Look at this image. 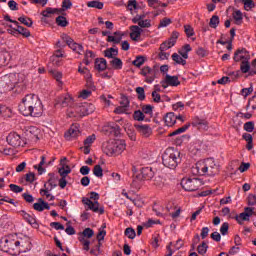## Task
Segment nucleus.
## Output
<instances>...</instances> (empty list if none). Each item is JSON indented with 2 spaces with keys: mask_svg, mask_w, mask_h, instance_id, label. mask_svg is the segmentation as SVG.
Instances as JSON below:
<instances>
[{
  "mask_svg": "<svg viewBox=\"0 0 256 256\" xmlns=\"http://www.w3.org/2000/svg\"><path fill=\"white\" fill-rule=\"evenodd\" d=\"M164 123L167 125V127H173V125L177 123V116H175V113H167L164 117Z\"/></svg>",
  "mask_w": 256,
  "mask_h": 256,
  "instance_id": "a878e982",
  "label": "nucleus"
},
{
  "mask_svg": "<svg viewBox=\"0 0 256 256\" xmlns=\"http://www.w3.org/2000/svg\"><path fill=\"white\" fill-rule=\"evenodd\" d=\"M79 241L82 243L84 251H89V246L91 245V241L85 238H79Z\"/></svg>",
  "mask_w": 256,
  "mask_h": 256,
  "instance_id": "69168bd1",
  "label": "nucleus"
},
{
  "mask_svg": "<svg viewBox=\"0 0 256 256\" xmlns=\"http://www.w3.org/2000/svg\"><path fill=\"white\" fill-rule=\"evenodd\" d=\"M154 177H155V171H153V168L151 167L142 168L141 172L134 177L132 181V185L136 189H139V187H141V185H143L145 181H151V179H153Z\"/></svg>",
  "mask_w": 256,
  "mask_h": 256,
  "instance_id": "39448f33",
  "label": "nucleus"
},
{
  "mask_svg": "<svg viewBox=\"0 0 256 256\" xmlns=\"http://www.w3.org/2000/svg\"><path fill=\"white\" fill-rule=\"evenodd\" d=\"M8 145H11V147H23L25 145V142H23V139H21V136L15 132H11L7 138Z\"/></svg>",
  "mask_w": 256,
  "mask_h": 256,
  "instance_id": "4468645a",
  "label": "nucleus"
},
{
  "mask_svg": "<svg viewBox=\"0 0 256 256\" xmlns=\"http://www.w3.org/2000/svg\"><path fill=\"white\" fill-rule=\"evenodd\" d=\"M94 57H95V54L92 51H90V50L86 51L85 59H84L85 65H90V63H91V61H93Z\"/></svg>",
  "mask_w": 256,
  "mask_h": 256,
  "instance_id": "5fc2aeb1",
  "label": "nucleus"
},
{
  "mask_svg": "<svg viewBox=\"0 0 256 256\" xmlns=\"http://www.w3.org/2000/svg\"><path fill=\"white\" fill-rule=\"evenodd\" d=\"M105 4L100 1H90L87 3V7H90L92 9H103Z\"/></svg>",
  "mask_w": 256,
  "mask_h": 256,
  "instance_id": "c03bdc74",
  "label": "nucleus"
},
{
  "mask_svg": "<svg viewBox=\"0 0 256 256\" xmlns=\"http://www.w3.org/2000/svg\"><path fill=\"white\" fill-rule=\"evenodd\" d=\"M245 11H251L255 9V2L253 0H242Z\"/></svg>",
  "mask_w": 256,
  "mask_h": 256,
  "instance_id": "37998d69",
  "label": "nucleus"
},
{
  "mask_svg": "<svg viewBox=\"0 0 256 256\" xmlns=\"http://www.w3.org/2000/svg\"><path fill=\"white\" fill-rule=\"evenodd\" d=\"M61 57H65V53H63V50L58 49L54 52L50 60L54 65H59V59H61Z\"/></svg>",
  "mask_w": 256,
  "mask_h": 256,
  "instance_id": "473e14b6",
  "label": "nucleus"
},
{
  "mask_svg": "<svg viewBox=\"0 0 256 256\" xmlns=\"http://www.w3.org/2000/svg\"><path fill=\"white\" fill-rule=\"evenodd\" d=\"M23 115L24 117H41L43 115V103L41 99L38 98V101Z\"/></svg>",
  "mask_w": 256,
  "mask_h": 256,
  "instance_id": "f8f14e48",
  "label": "nucleus"
},
{
  "mask_svg": "<svg viewBox=\"0 0 256 256\" xmlns=\"http://www.w3.org/2000/svg\"><path fill=\"white\" fill-rule=\"evenodd\" d=\"M95 235V232L91 228H85L82 232V238L91 239Z\"/></svg>",
  "mask_w": 256,
  "mask_h": 256,
  "instance_id": "6e6d98bb",
  "label": "nucleus"
},
{
  "mask_svg": "<svg viewBox=\"0 0 256 256\" xmlns=\"http://www.w3.org/2000/svg\"><path fill=\"white\" fill-rule=\"evenodd\" d=\"M173 111H183L185 109V104L181 101L176 102L172 105Z\"/></svg>",
  "mask_w": 256,
  "mask_h": 256,
  "instance_id": "680f3d73",
  "label": "nucleus"
},
{
  "mask_svg": "<svg viewBox=\"0 0 256 256\" xmlns=\"http://www.w3.org/2000/svg\"><path fill=\"white\" fill-rule=\"evenodd\" d=\"M132 23H136L140 29H149L151 27V20H141V17H134Z\"/></svg>",
  "mask_w": 256,
  "mask_h": 256,
  "instance_id": "5701e85b",
  "label": "nucleus"
},
{
  "mask_svg": "<svg viewBox=\"0 0 256 256\" xmlns=\"http://www.w3.org/2000/svg\"><path fill=\"white\" fill-rule=\"evenodd\" d=\"M9 61H11V53L7 50H1L0 51V63H3L4 65L9 64Z\"/></svg>",
  "mask_w": 256,
  "mask_h": 256,
  "instance_id": "2f4dec72",
  "label": "nucleus"
},
{
  "mask_svg": "<svg viewBox=\"0 0 256 256\" xmlns=\"http://www.w3.org/2000/svg\"><path fill=\"white\" fill-rule=\"evenodd\" d=\"M127 149L125 140H110L102 144V151L108 157H117Z\"/></svg>",
  "mask_w": 256,
  "mask_h": 256,
  "instance_id": "7ed1b4c3",
  "label": "nucleus"
},
{
  "mask_svg": "<svg viewBox=\"0 0 256 256\" xmlns=\"http://www.w3.org/2000/svg\"><path fill=\"white\" fill-rule=\"evenodd\" d=\"M125 235L128 239H133L136 235L135 230L133 228H127L125 230Z\"/></svg>",
  "mask_w": 256,
  "mask_h": 256,
  "instance_id": "338daca9",
  "label": "nucleus"
},
{
  "mask_svg": "<svg viewBox=\"0 0 256 256\" xmlns=\"http://www.w3.org/2000/svg\"><path fill=\"white\" fill-rule=\"evenodd\" d=\"M172 60L176 62L177 65H187V59L177 53L172 54Z\"/></svg>",
  "mask_w": 256,
  "mask_h": 256,
  "instance_id": "4c0bfd02",
  "label": "nucleus"
},
{
  "mask_svg": "<svg viewBox=\"0 0 256 256\" xmlns=\"http://www.w3.org/2000/svg\"><path fill=\"white\" fill-rule=\"evenodd\" d=\"M96 139H97V136H95V134H92V135L88 136L84 140V146L85 147H91L93 145V143H95Z\"/></svg>",
  "mask_w": 256,
  "mask_h": 256,
  "instance_id": "3c124183",
  "label": "nucleus"
},
{
  "mask_svg": "<svg viewBox=\"0 0 256 256\" xmlns=\"http://www.w3.org/2000/svg\"><path fill=\"white\" fill-rule=\"evenodd\" d=\"M78 109H79V116L85 117L86 115H91V113L95 112V105L91 103H83V104H79Z\"/></svg>",
  "mask_w": 256,
  "mask_h": 256,
  "instance_id": "a211bd4d",
  "label": "nucleus"
},
{
  "mask_svg": "<svg viewBox=\"0 0 256 256\" xmlns=\"http://www.w3.org/2000/svg\"><path fill=\"white\" fill-rule=\"evenodd\" d=\"M21 215L23 217V219H25V221H27V223H29L30 225H32V227H38L39 225L37 224V220L35 219V216L22 211Z\"/></svg>",
  "mask_w": 256,
  "mask_h": 256,
  "instance_id": "c756f323",
  "label": "nucleus"
},
{
  "mask_svg": "<svg viewBox=\"0 0 256 256\" xmlns=\"http://www.w3.org/2000/svg\"><path fill=\"white\" fill-rule=\"evenodd\" d=\"M234 61L236 63L251 61V55L249 54V51L245 49H239L234 53Z\"/></svg>",
  "mask_w": 256,
  "mask_h": 256,
  "instance_id": "f3484780",
  "label": "nucleus"
},
{
  "mask_svg": "<svg viewBox=\"0 0 256 256\" xmlns=\"http://www.w3.org/2000/svg\"><path fill=\"white\" fill-rule=\"evenodd\" d=\"M12 115H13V110H11V108L0 105V117H4V119H7Z\"/></svg>",
  "mask_w": 256,
  "mask_h": 256,
  "instance_id": "c9c22d12",
  "label": "nucleus"
},
{
  "mask_svg": "<svg viewBox=\"0 0 256 256\" xmlns=\"http://www.w3.org/2000/svg\"><path fill=\"white\" fill-rule=\"evenodd\" d=\"M40 195H42L43 197H46L48 201H55V196H53L51 192H49V190L47 189L40 190Z\"/></svg>",
  "mask_w": 256,
  "mask_h": 256,
  "instance_id": "13d9d810",
  "label": "nucleus"
},
{
  "mask_svg": "<svg viewBox=\"0 0 256 256\" xmlns=\"http://www.w3.org/2000/svg\"><path fill=\"white\" fill-rule=\"evenodd\" d=\"M192 175H208L209 177H215L219 174V166L215 159L207 158L204 160H199L195 166L191 169Z\"/></svg>",
  "mask_w": 256,
  "mask_h": 256,
  "instance_id": "f03ea898",
  "label": "nucleus"
},
{
  "mask_svg": "<svg viewBox=\"0 0 256 256\" xmlns=\"http://www.w3.org/2000/svg\"><path fill=\"white\" fill-rule=\"evenodd\" d=\"M142 112L144 115H148V117H153V106L149 104L142 106Z\"/></svg>",
  "mask_w": 256,
  "mask_h": 256,
  "instance_id": "603ef678",
  "label": "nucleus"
},
{
  "mask_svg": "<svg viewBox=\"0 0 256 256\" xmlns=\"http://www.w3.org/2000/svg\"><path fill=\"white\" fill-rule=\"evenodd\" d=\"M93 173L95 177H99V178L103 177V168H101V165L94 166Z\"/></svg>",
  "mask_w": 256,
  "mask_h": 256,
  "instance_id": "052dcab7",
  "label": "nucleus"
},
{
  "mask_svg": "<svg viewBox=\"0 0 256 256\" xmlns=\"http://www.w3.org/2000/svg\"><path fill=\"white\" fill-rule=\"evenodd\" d=\"M143 63H145V57H143V56H138L133 61V65H135V67H141V65H143Z\"/></svg>",
  "mask_w": 256,
  "mask_h": 256,
  "instance_id": "0e129e2a",
  "label": "nucleus"
},
{
  "mask_svg": "<svg viewBox=\"0 0 256 256\" xmlns=\"http://www.w3.org/2000/svg\"><path fill=\"white\" fill-rule=\"evenodd\" d=\"M255 215V208L253 207H245L244 212L236 215L235 219L239 225H243L245 221H251V217Z\"/></svg>",
  "mask_w": 256,
  "mask_h": 256,
  "instance_id": "ddd939ff",
  "label": "nucleus"
},
{
  "mask_svg": "<svg viewBox=\"0 0 256 256\" xmlns=\"http://www.w3.org/2000/svg\"><path fill=\"white\" fill-rule=\"evenodd\" d=\"M56 23L59 27H67L68 25L67 18H65V16H58L56 18Z\"/></svg>",
  "mask_w": 256,
  "mask_h": 256,
  "instance_id": "bf43d9fd",
  "label": "nucleus"
},
{
  "mask_svg": "<svg viewBox=\"0 0 256 256\" xmlns=\"http://www.w3.org/2000/svg\"><path fill=\"white\" fill-rule=\"evenodd\" d=\"M67 117H80L79 116V104H75L73 106H69L66 110Z\"/></svg>",
  "mask_w": 256,
  "mask_h": 256,
  "instance_id": "cd10ccee",
  "label": "nucleus"
},
{
  "mask_svg": "<svg viewBox=\"0 0 256 256\" xmlns=\"http://www.w3.org/2000/svg\"><path fill=\"white\" fill-rule=\"evenodd\" d=\"M82 203L87 207V209L94 213H100V215L105 213V209L99 206V193L97 192H91L90 198H83Z\"/></svg>",
  "mask_w": 256,
  "mask_h": 256,
  "instance_id": "423d86ee",
  "label": "nucleus"
},
{
  "mask_svg": "<svg viewBox=\"0 0 256 256\" xmlns=\"http://www.w3.org/2000/svg\"><path fill=\"white\" fill-rule=\"evenodd\" d=\"M45 165V156H41V161L38 165L34 166L39 175H43V173H45V168H43V166Z\"/></svg>",
  "mask_w": 256,
  "mask_h": 256,
  "instance_id": "8fccbe9b",
  "label": "nucleus"
},
{
  "mask_svg": "<svg viewBox=\"0 0 256 256\" xmlns=\"http://www.w3.org/2000/svg\"><path fill=\"white\" fill-rule=\"evenodd\" d=\"M203 182L199 178H184L181 181V186L185 191H197Z\"/></svg>",
  "mask_w": 256,
  "mask_h": 256,
  "instance_id": "1a4fd4ad",
  "label": "nucleus"
},
{
  "mask_svg": "<svg viewBox=\"0 0 256 256\" xmlns=\"http://www.w3.org/2000/svg\"><path fill=\"white\" fill-rule=\"evenodd\" d=\"M134 121H145V114L141 110L134 111L133 114Z\"/></svg>",
  "mask_w": 256,
  "mask_h": 256,
  "instance_id": "09e8293b",
  "label": "nucleus"
},
{
  "mask_svg": "<svg viewBox=\"0 0 256 256\" xmlns=\"http://www.w3.org/2000/svg\"><path fill=\"white\" fill-rule=\"evenodd\" d=\"M17 74L10 73L2 76L0 78V93H5L6 91H11L15 88L18 82Z\"/></svg>",
  "mask_w": 256,
  "mask_h": 256,
  "instance_id": "0eeeda50",
  "label": "nucleus"
},
{
  "mask_svg": "<svg viewBox=\"0 0 256 256\" xmlns=\"http://www.w3.org/2000/svg\"><path fill=\"white\" fill-rule=\"evenodd\" d=\"M130 39H132V41H137L138 39L141 38V34L143 33V29H141V27L134 25L130 27Z\"/></svg>",
  "mask_w": 256,
  "mask_h": 256,
  "instance_id": "4be33fe9",
  "label": "nucleus"
},
{
  "mask_svg": "<svg viewBox=\"0 0 256 256\" xmlns=\"http://www.w3.org/2000/svg\"><path fill=\"white\" fill-rule=\"evenodd\" d=\"M207 249H209V245H207V242H202L197 247V251L199 255H205L207 253Z\"/></svg>",
  "mask_w": 256,
  "mask_h": 256,
  "instance_id": "de8ad7c7",
  "label": "nucleus"
},
{
  "mask_svg": "<svg viewBox=\"0 0 256 256\" xmlns=\"http://www.w3.org/2000/svg\"><path fill=\"white\" fill-rule=\"evenodd\" d=\"M131 15H135V11L139 9V5H137V0H129L127 5Z\"/></svg>",
  "mask_w": 256,
  "mask_h": 256,
  "instance_id": "a19ab883",
  "label": "nucleus"
},
{
  "mask_svg": "<svg viewBox=\"0 0 256 256\" xmlns=\"http://www.w3.org/2000/svg\"><path fill=\"white\" fill-rule=\"evenodd\" d=\"M59 13H61V10L57 9V8H51V7H48L46 8L45 10H43L41 12V15L42 17H45V18H49L51 17L52 15H59Z\"/></svg>",
  "mask_w": 256,
  "mask_h": 256,
  "instance_id": "7c9ffc66",
  "label": "nucleus"
},
{
  "mask_svg": "<svg viewBox=\"0 0 256 256\" xmlns=\"http://www.w3.org/2000/svg\"><path fill=\"white\" fill-rule=\"evenodd\" d=\"M16 31L20 35H23V37H31V32L29 31V29H27L19 24H18V26H16Z\"/></svg>",
  "mask_w": 256,
  "mask_h": 256,
  "instance_id": "79ce46f5",
  "label": "nucleus"
},
{
  "mask_svg": "<svg viewBox=\"0 0 256 256\" xmlns=\"http://www.w3.org/2000/svg\"><path fill=\"white\" fill-rule=\"evenodd\" d=\"M110 64L112 65L113 69L119 70L123 69V61L121 59L115 57L110 61Z\"/></svg>",
  "mask_w": 256,
  "mask_h": 256,
  "instance_id": "ea45409f",
  "label": "nucleus"
},
{
  "mask_svg": "<svg viewBox=\"0 0 256 256\" xmlns=\"http://www.w3.org/2000/svg\"><path fill=\"white\" fill-rule=\"evenodd\" d=\"M232 19L235 25H243V12L239 9H234L232 12Z\"/></svg>",
  "mask_w": 256,
  "mask_h": 256,
  "instance_id": "393cba45",
  "label": "nucleus"
},
{
  "mask_svg": "<svg viewBox=\"0 0 256 256\" xmlns=\"http://www.w3.org/2000/svg\"><path fill=\"white\" fill-rule=\"evenodd\" d=\"M219 16L214 15L211 17L210 19V27H212V29H217V27H219Z\"/></svg>",
  "mask_w": 256,
  "mask_h": 256,
  "instance_id": "4d7b16f0",
  "label": "nucleus"
},
{
  "mask_svg": "<svg viewBox=\"0 0 256 256\" xmlns=\"http://www.w3.org/2000/svg\"><path fill=\"white\" fill-rule=\"evenodd\" d=\"M0 247L4 253L12 256L21 255L31 251V239L29 237H18L17 235H8L0 241Z\"/></svg>",
  "mask_w": 256,
  "mask_h": 256,
  "instance_id": "f257e3e1",
  "label": "nucleus"
},
{
  "mask_svg": "<svg viewBox=\"0 0 256 256\" xmlns=\"http://www.w3.org/2000/svg\"><path fill=\"white\" fill-rule=\"evenodd\" d=\"M184 31L187 37H193L195 35V31L193 30V27H191L190 25H185Z\"/></svg>",
  "mask_w": 256,
  "mask_h": 256,
  "instance_id": "e2e57ef3",
  "label": "nucleus"
},
{
  "mask_svg": "<svg viewBox=\"0 0 256 256\" xmlns=\"http://www.w3.org/2000/svg\"><path fill=\"white\" fill-rule=\"evenodd\" d=\"M141 75L145 77L146 83H153V81H155V69H152L149 66H146L141 70Z\"/></svg>",
  "mask_w": 256,
  "mask_h": 256,
  "instance_id": "aec40b11",
  "label": "nucleus"
},
{
  "mask_svg": "<svg viewBox=\"0 0 256 256\" xmlns=\"http://www.w3.org/2000/svg\"><path fill=\"white\" fill-rule=\"evenodd\" d=\"M136 130L142 137H150V135L153 133V130L151 129L150 125L147 124H138L135 125Z\"/></svg>",
  "mask_w": 256,
  "mask_h": 256,
  "instance_id": "412c9836",
  "label": "nucleus"
},
{
  "mask_svg": "<svg viewBox=\"0 0 256 256\" xmlns=\"http://www.w3.org/2000/svg\"><path fill=\"white\" fill-rule=\"evenodd\" d=\"M251 70V64L249 63V60H246L245 62H241L240 64V71L243 73H249Z\"/></svg>",
  "mask_w": 256,
  "mask_h": 256,
  "instance_id": "864d4df0",
  "label": "nucleus"
},
{
  "mask_svg": "<svg viewBox=\"0 0 256 256\" xmlns=\"http://www.w3.org/2000/svg\"><path fill=\"white\" fill-rule=\"evenodd\" d=\"M78 73H80L81 75H84L87 81H91L92 75H91V71H89V68L79 66Z\"/></svg>",
  "mask_w": 256,
  "mask_h": 256,
  "instance_id": "58836bf2",
  "label": "nucleus"
},
{
  "mask_svg": "<svg viewBox=\"0 0 256 256\" xmlns=\"http://www.w3.org/2000/svg\"><path fill=\"white\" fill-rule=\"evenodd\" d=\"M65 161H67V158L61 160L62 167L58 170V173H60L61 177H67V175L71 173V167H69V165H67Z\"/></svg>",
  "mask_w": 256,
  "mask_h": 256,
  "instance_id": "bb28decb",
  "label": "nucleus"
},
{
  "mask_svg": "<svg viewBox=\"0 0 256 256\" xmlns=\"http://www.w3.org/2000/svg\"><path fill=\"white\" fill-rule=\"evenodd\" d=\"M95 67L98 71H105L107 69V60L105 58L96 59Z\"/></svg>",
  "mask_w": 256,
  "mask_h": 256,
  "instance_id": "72a5a7b5",
  "label": "nucleus"
},
{
  "mask_svg": "<svg viewBox=\"0 0 256 256\" xmlns=\"http://www.w3.org/2000/svg\"><path fill=\"white\" fill-rule=\"evenodd\" d=\"M79 135V128L72 126L67 133H65L66 139H75Z\"/></svg>",
  "mask_w": 256,
  "mask_h": 256,
  "instance_id": "e433bc0d",
  "label": "nucleus"
},
{
  "mask_svg": "<svg viewBox=\"0 0 256 256\" xmlns=\"http://www.w3.org/2000/svg\"><path fill=\"white\" fill-rule=\"evenodd\" d=\"M160 83L163 89H167V87H177L181 85L179 77L171 76L169 74H167L166 77Z\"/></svg>",
  "mask_w": 256,
  "mask_h": 256,
  "instance_id": "2eb2a0df",
  "label": "nucleus"
},
{
  "mask_svg": "<svg viewBox=\"0 0 256 256\" xmlns=\"http://www.w3.org/2000/svg\"><path fill=\"white\" fill-rule=\"evenodd\" d=\"M177 39H179V33L173 32L172 37L160 45V50L167 51L168 49H171V47H174L177 43Z\"/></svg>",
  "mask_w": 256,
  "mask_h": 256,
  "instance_id": "6ab92c4d",
  "label": "nucleus"
},
{
  "mask_svg": "<svg viewBox=\"0 0 256 256\" xmlns=\"http://www.w3.org/2000/svg\"><path fill=\"white\" fill-rule=\"evenodd\" d=\"M39 133V128L28 126L25 128L24 137L26 141H29L30 143H37V141H39Z\"/></svg>",
  "mask_w": 256,
  "mask_h": 256,
  "instance_id": "9b49d317",
  "label": "nucleus"
},
{
  "mask_svg": "<svg viewBox=\"0 0 256 256\" xmlns=\"http://www.w3.org/2000/svg\"><path fill=\"white\" fill-rule=\"evenodd\" d=\"M18 21H20V23L23 25H26V27H33V20H31L29 17L21 16L18 18Z\"/></svg>",
  "mask_w": 256,
  "mask_h": 256,
  "instance_id": "a18cd8bd",
  "label": "nucleus"
},
{
  "mask_svg": "<svg viewBox=\"0 0 256 256\" xmlns=\"http://www.w3.org/2000/svg\"><path fill=\"white\" fill-rule=\"evenodd\" d=\"M119 55V49L112 47L108 48L104 51V57H107L108 59H113V57H117Z\"/></svg>",
  "mask_w": 256,
  "mask_h": 256,
  "instance_id": "f704fd0d",
  "label": "nucleus"
},
{
  "mask_svg": "<svg viewBox=\"0 0 256 256\" xmlns=\"http://www.w3.org/2000/svg\"><path fill=\"white\" fill-rule=\"evenodd\" d=\"M247 109H252V111H255L256 109V97H253L251 100H249Z\"/></svg>",
  "mask_w": 256,
  "mask_h": 256,
  "instance_id": "774afa93",
  "label": "nucleus"
},
{
  "mask_svg": "<svg viewBox=\"0 0 256 256\" xmlns=\"http://www.w3.org/2000/svg\"><path fill=\"white\" fill-rule=\"evenodd\" d=\"M121 39H123V32L116 31L113 35H108L107 41L108 43H114L115 45L121 43Z\"/></svg>",
  "mask_w": 256,
  "mask_h": 256,
  "instance_id": "b1692460",
  "label": "nucleus"
},
{
  "mask_svg": "<svg viewBox=\"0 0 256 256\" xmlns=\"http://www.w3.org/2000/svg\"><path fill=\"white\" fill-rule=\"evenodd\" d=\"M34 209L35 211H45V209H51V206H49V203L44 202L42 198H39L38 202L34 203Z\"/></svg>",
  "mask_w": 256,
  "mask_h": 256,
  "instance_id": "c85d7f7f",
  "label": "nucleus"
},
{
  "mask_svg": "<svg viewBox=\"0 0 256 256\" xmlns=\"http://www.w3.org/2000/svg\"><path fill=\"white\" fill-rule=\"evenodd\" d=\"M39 100V96L35 94H27L20 102L18 109L22 115L26 114L33 105Z\"/></svg>",
  "mask_w": 256,
  "mask_h": 256,
  "instance_id": "6e6552de",
  "label": "nucleus"
},
{
  "mask_svg": "<svg viewBox=\"0 0 256 256\" xmlns=\"http://www.w3.org/2000/svg\"><path fill=\"white\" fill-rule=\"evenodd\" d=\"M162 163L168 169H176L181 163V153L174 148H167L162 156Z\"/></svg>",
  "mask_w": 256,
  "mask_h": 256,
  "instance_id": "20e7f679",
  "label": "nucleus"
},
{
  "mask_svg": "<svg viewBox=\"0 0 256 256\" xmlns=\"http://www.w3.org/2000/svg\"><path fill=\"white\" fill-rule=\"evenodd\" d=\"M62 41L72 49V51H76L79 55H81V52L83 51V46L81 44L75 43L73 39L67 36V34L62 35Z\"/></svg>",
  "mask_w": 256,
  "mask_h": 256,
  "instance_id": "dca6fc26",
  "label": "nucleus"
},
{
  "mask_svg": "<svg viewBox=\"0 0 256 256\" xmlns=\"http://www.w3.org/2000/svg\"><path fill=\"white\" fill-rule=\"evenodd\" d=\"M75 103V98L69 93L62 94L56 99L55 107L60 109L65 108L68 109L69 107H73Z\"/></svg>",
  "mask_w": 256,
  "mask_h": 256,
  "instance_id": "9d476101",
  "label": "nucleus"
},
{
  "mask_svg": "<svg viewBox=\"0 0 256 256\" xmlns=\"http://www.w3.org/2000/svg\"><path fill=\"white\" fill-rule=\"evenodd\" d=\"M191 125L190 124H186L181 128H178L177 130L173 131L172 133H170V137H175V135H181V133H185V131H187V129H189Z\"/></svg>",
  "mask_w": 256,
  "mask_h": 256,
  "instance_id": "49530a36",
  "label": "nucleus"
}]
</instances>
